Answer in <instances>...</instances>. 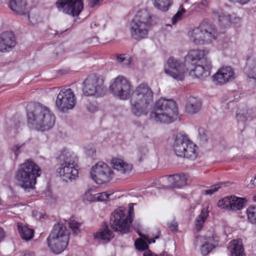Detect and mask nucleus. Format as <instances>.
<instances>
[{"label": "nucleus", "instance_id": "1", "mask_svg": "<svg viewBox=\"0 0 256 256\" xmlns=\"http://www.w3.org/2000/svg\"><path fill=\"white\" fill-rule=\"evenodd\" d=\"M28 124L32 128L46 131L51 129L55 124L56 117L47 107L42 105L34 106L27 112Z\"/></svg>", "mask_w": 256, "mask_h": 256}, {"label": "nucleus", "instance_id": "2", "mask_svg": "<svg viewBox=\"0 0 256 256\" xmlns=\"http://www.w3.org/2000/svg\"><path fill=\"white\" fill-rule=\"evenodd\" d=\"M40 174V168L31 160H27L18 166L15 172L14 180L24 190L34 189L36 178Z\"/></svg>", "mask_w": 256, "mask_h": 256}, {"label": "nucleus", "instance_id": "3", "mask_svg": "<svg viewBox=\"0 0 256 256\" xmlns=\"http://www.w3.org/2000/svg\"><path fill=\"white\" fill-rule=\"evenodd\" d=\"M130 100L131 110L136 116L146 114L153 102V92L146 84H139L131 94Z\"/></svg>", "mask_w": 256, "mask_h": 256}, {"label": "nucleus", "instance_id": "4", "mask_svg": "<svg viewBox=\"0 0 256 256\" xmlns=\"http://www.w3.org/2000/svg\"><path fill=\"white\" fill-rule=\"evenodd\" d=\"M178 116L176 102L171 99L164 98L158 100L155 104L150 118L156 122L170 124L175 120Z\"/></svg>", "mask_w": 256, "mask_h": 256}, {"label": "nucleus", "instance_id": "5", "mask_svg": "<svg viewBox=\"0 0 256 256\" xmlns=\"http://www.w3.org/2000/svg\"><path fill=\"white\" fill-rule=\"evenodd\" d=\"M60 166L56 172L63 180L72 181L78 176V170L76 167L78 158L74 152L63 150L58 156Z\"/></svg>", "mask_w": 256, "mask_h": 256}, {"label": "nucleus", "instance_id": "6", "mask_svg": "<svg viewBox=\"0 0 256 256\" xmlns=\"http://www.w3.org/2000/svg\"><path fill=\"white\" fill-rule=\"evenodd\" d=\"M134 204H129L128 210L124 207L115 210L111 214L110 224L114 231L126 234L129 232L134 215Z\"/></svg>", "mask_w": 256, "mask_h": 256}, {"label": "nucleus", "instance_id": "7", "mask_svg": "<svg viewBox=\"0 0 256 256\" xmlns=\"http://www.w3.org/2000/svg\"><path fill=\"white\" fill-rule=\"evenodd\" d=\"M69 234L66 226L61 224H54L46 238L47 244L50 250L56 254L64 252L69 242Z\"/></svg>", "mask_w": 256, "mask_h": 256}, {"label": "nucleus", "instance_id": "8", "mask_svg": "<svg viewBox=\"0 0 256 256\" xmlns=\"http://www.w3.org/2000/svg\"><path fill=\"white\" fill-rule=\"evenodd\" d=\"M190 40L196 44L208 43L216 38L215 26L207 20H203L199 26L189 32Z\"/></svg>", "mask_w": 256, "mask_h": 256}, {"label": "nucleus", "instance_id": "9", "mask_svg": "<svg viewBox=\"0 0 256 256\" xmlns=\"http://www.w3.org/2000/svg\"><path fill=\"white\" fill-rule=\"evenodd\" d=\"M173 150L178 156L194 160L198 156V147L186 136L178 134L173 144Z\"/></svg>", "mask_w": 256, "mask_h": 256}, {"label": "nucleus", "instance_id": "10", "mask_svg": "<svg viewBox=\"0 0 256 256\" xmlns=\"http://www.w3.org/2000/svg\"><path fill=\"white\" fill-rule=\"evenodd\" d=\"M109 90L114 98L126 100L130 96L132 90L128 80L122 76H118L111 80Z\"/></svg>", "mask_w": 256, "mask_h": 256}, {"label": "nucleus", "instance_id": "11", "mask_svg": "<svg viewBox=\"0 0 256 256\" xmlns=\"http://www.w3.org/2000/svg\"><path fill=\"white\" fill-rule=\"evenodd\" d=\"M104 80L100 76L90 74L84 81L82 91L86 96H100L104 93Z\"/></svg>", "mask_w": 256, "mask_h": 256}, {"label": "nucleus", "instance_id": "12", "mask_svg": "<svg viewBox=\"0 0 256 256\" xmlns=\"http://www.w3.org/2000/svg\"><path fill=\"white\" fill-rule=\"evenodd\" d=\"M76 98L70 88L62 89L57 96L56 106L62 112L72 109L76 104Z\"/></svg>", "mask_w": 256, "mask_h": 256}, {"label": "nucleus", "instance_id": "13", "mask_svg": "<svg viewBox=\"0 0 256 256\" xmlns=\"http://www.w3.org/2000/svg\"><path fill=\"white\" fill-rule=\"evenodd\" d=\"M90 176L98 184L110 182L114 176L112 168L103 162H98L91 168Z\"/></svg>", "mask_w": 256, "mask_h": 256}, {"label": "nucleus", "instance_id": "14", "mask_svg": "<svg viewBox=\"0 0 256 256\" xmlns=\"http://www.w3.org/2000/svg\"><path fill=\"white\" fill-rule=\"evenodd\" d=\"M56 6L59 11L73 17L78 16L84 8L82 0H57Z\"/></svg>", "mask_w": 256, "mask_h": 256}, {"label": "nucleus", "instance_id": "15", "mask_svg": "<svg viewBox=\"0 0 256 256\" xmlns=\"http://www.w3.org/2000/svg\"><path fill=\"white\" fill-rule=\"evenodd\" d=\"M236 78L234 69L230 66H224L220 68L212 77L216 86H223L234 80Z\"/></svg>", "mask_w": 256, "mask_h": 256}, {"label": "nucleus", "instance_id": "16", "mask_svg": "<svg viewBox=\"0 0 256 256\" xmlns=\"http://www.w3.org/2000/svg\"><path fill=\"white\" fill-rule=\"evenodd\" d=\"M247 202L246 198L236 196L224 198L219 200L218 206L221 208L228 210H238L242 209Z\"/></svg>", "mask_w": 256, "mask_h": 256}, {"label": "nucleus", "instance_id": "17", "mask_svg": "<svg viewBox=\"0 0 256 256\" xmlns=\"http://www.w3.org/2000/svg\"><path fill=\"white\" fill-rule=\"evenodd\" d=\"M161 182L165 188H180L186 185L188 177L184 174L166 176L161 178Z\"/></svg>", "mask_w": 256, "mask_h": 256}, {"label": "nucleus", "instance_id": "18", "mask_svg": "<svg viewBox=\"0 0 256 256\" xmlns=\"http://www.w3.org/2000/svg\"><path fill=\"white\" fill-rule=\"evenodd\" d=\"M149 28L146 24L132 21L130 28L132 38L138 40L146 38Z\"/></svg>", "mask_w": 256, "mask_h": 256}, {"label": "nucleus", "instance_id": "19", "mask_svg": "<svg viewBox=\"0 0 256 256\" xmlns=\"http://www.w3.org/2000/svg\"><path fill=\"white\" fill-rule=\"evenodd\" d=\"M16 45L14 34L10 32H5L0 35V52H6L12 50Z\"/></svg>", "mask_w": 256, "mask_h": 256}, {"label": "nucleus", "instance_id": "20", "mask_svg": "<svg viewBox=\"0 0 256 256\" xmlns=\"http://www.w3.org/2000/svg\"><path fill=\"white\" fill-rule=\"evenodd\" d=\"M164 72L177 80H182L186 73L185 65H166Z\"/></svg>", "mask_w": 256, "mask_h": 256}, {"label": "nucleus", "instance_id": "21", "mask_svg": "<svg viewBox=\"0 0 256 256\" xmlns=\"http://www.w3.org/2000/svg\"><path fill=\"white\" fill-rule=\"evenodd\" d=\"M207 53L208 52L205 50H190L185 56V62H193L196 64L200 61H201L202 62L206 61L208 64L210 63V62L207 60L206 57Z\"/></svg>", "mask_w": 256, "mask_h": 256}, {"label": "nucleus", "instance_id": "22", "mask_svg": "<svg viewBox=\"0 0 256 256\" xmlns=\"http://www.w3.org/2000/svg\"><path fill=\"white\" fill-rule=\"evenodd\" d=\"M8 6L18 14L28 15L29 10L26 0H10Z\"/></svg>", "mask_w": 256, "mask_h": 256}, {"label": "nucleus", "instance_id": "23", "mask_svg": "<svg viewBox=\"0 0 256 256\" xmlns=\"http://www.w3.org/2000/svg\"><path fill=\"white\" fill-rule=\"evenodd\" d=\"M94 240L103 243L109 242L114 236L108 225L103 226L94 234Z\"/></svg>", "mask_w": 256, "mask_h": 256}, {"label": "nucleus", "instance_id": "24", "mask_svg": "<svg viewBox=\"0 0 256 256\" xmlns=\"http://www.w3.org/2000/svg\"><path fill=\"white\" fill-rule=\"evenodd\" d=\"M189 74L194 78L206 77L210 75L212 65H193Z\"/></svg>", "mask_w": 256, "mask_h": 256}, {"label": "nucleus", "instance_id": "25", "mask_svg": "<svg viewBox=\"0 0 256 256\" xmlns=\"http://www.w3.org/2000/svg\"><path fill=\"white\" fill-rule=\"evenodd\" d=\"M111 164L114 169L121 174H128L132 169V166L131 164L125 162L124 160L119 158H112L111 160Z\"/></svg>", "mask_w": 256, "mask_h": 256}, {"label": "nucleus", "instance_id": "26", "mask_svg": "<svg viewBox=\"0 0 256 256\" xmlns=\"http://www.w3.org/2000/svg\"><path fill=\"white\" fill-rule=\"evenodd\" d=\"M132 21L150 27L152 24V16L146 10H141L137 12Z\"/></svg>", "mask_w": 256, "mask_h": 256}, {"label": "nucleus", "instance_id": "27", "mask_svg": "<svg viewBox=\"0 0 256 256\" xmlns=\"http://www.w3.org/2000/svg\"><path fill=\"white\" fill-rule=\"evenodd\" d=\"M218 244V239L215 236L204 240L200 250L202 255L208 254Z\"/></svg>", "mask_w": 256, "mask_h": 256}, {"label": "nucleus", "instance_id": "28", "mask_svg": "<svg viewBox=\"0 0 256 256\" xmlns=\"http://www.w3.org/2000/svg\"><path fill=\"white\" fill-rule=\"evenodd\" d=\"M228 249L232 256H244V250L242 240L240 239L234 240L229 244Z\"/></svg>", "mask_w": 256, "mask_h": 256}, {"label": "nucleus", "instance_id": "29", "mask_svg": "<svg viewBox=\"0 0 256 256\" xmlns=\"http://www.w3.org/2000/svg\"><path fill=\"white\" fill-rule=\"evenodd\" d=\"M139 235L144 238V240L139 238L136 240L134 242V245L136 249L139 250H144L146 252L147 250H148V246L146 242L148 244L154 243L155 240L159 238L158 236H156L154 237V238H150L148 236H142L140 234V233H138Z\"/></svg>", "mask_w": 256, "mask_h": 256}, {"label": "nucleus", "instance_id": "30", "mask_svg": "<svg viewBox=\"0 0 256 256\" xmlns=\"http://www.w3.org/2000/svg\"><path fill=\"white\" fill-rule=\"evenodd\" d=\"M201 107L200 100L192 96L188 98L186 108L189 114H195L199 111Z\"/></svg>", "mask_w": 256, "mask_h": 256}, {"label": "nucleus", "instance_id": "31", "mask_svg": "<svg viewBox=\"0 0 256 256\" xmlns=\"http://www.w3.org/2000/svg\"><path fill=\"white\" fill-rule=\"evenodd\" d=\"M209 214L208 207L204 208L200 214L196 218L195 220V228L198 232L202 228Z\"/></svg>", "mask_w": 256, "mask_h": 256}, {"label": "nucleus", "instance_id": "32", "mask_svg": "<svg viewBox=\"0 0 256 256\" xmlns=\"http://www.w3.org/2000/svg\"><path fill=\"white\" fill-rule=\"evenodd\" d=\"M18 229L22 238L26 241L31 240L34 236V231L22 224H18Z\"/></svg>", "mask_w": 256, "mask_h": 256}, {"label": "nucleus", "instance_id": "33", "mask_svg": "<svg viewBox=\"0 0 256 256\" xmlns=\"http://www.w3.org/2000/svg\"><path fill=\"white\" fill-rule=\"evenodd\" d=\"M232 16L226 12H221L218 14V20L221 26L226 28L230 26L232 22Z\"/></svg>", "mask_w": 256, "mask_h": 256}, {"label": "nucleus", "instance_id": "34", "mask_svg": "<svg viewBox=\"0 0 256 256\" xmlns=\"http://www.w3.org/2000/svg\"><path fill=\"white\" fill-rule=\"evenodd\" d=\"M154 4L158 9L163 11H167L172 4V0H152Z\"/></svg>", "mask_w": 256, "mask_h": 256}, {"label": "nucleus", "instance_id": "35", "mask_svg": "<svg viewBox=\"0 0 256 256\" xmlns=\"http://www.w3.org/2000/svg\"><path fill=\"white\" fill-rule=\"evenodd\" d=\"M246 214L248 222L256 225V204L249 206L246 210Z\"/></svg>", "mask_w": 256, "mask_h": 256}, {"label": "nucleus", "instance_id": "36", "mask_svg": "<svg viewBox=\"0 0 256 256\" xmlns=\"http://www.w3.org/2000/svg\"><path fill=\"white\" fill-rule=\"evenodd\" d=\"M244 71L249 78L256 80V65H246Z\"/></svg>", "mask_w": 256, "mask_h": 256}, {"label": "nucleus", "instance_id": "37", "mask_svg": "<svg viewBox=\"0 0 256 256\" xmlns=\"http://www.w3.org/2000/svg\"><path fill=\"white\" fill-rule=\"evenodd\" d=\"M148 152V148L146 146L142 145L138 147L136 152V155L139 162H142Z\"/></svg>", "mask_w": 256, "mask_h": 256}, {"label": "nucleus", "instance_id": "38", "mask_svg": "<svg viewBox=\"0 0 256 256\" xmlns=\"http://www.w3.org/2000/svg\"><path fill=\"white\" fill-rule=\"evenodd\" d=\"M117 62L124 64H130L134 63L133 58L126 54H120L117 56Z\"/></svg>", "mask_w": 256, "mask_h": 256}, {"label": "nucleus", "instance_id": "39", "mask_svg": "<svg viewBox=\"0 0 256 256\" xmlns=\"http://www.w3.org/2000/svg\"><path fill=\"white\" fill-rule=\"evenodd\" d=\"M68 222L70 228H71V230L75 234H78L79 233L80 231V224L78 222L75 220L72 219H70Z\"/></svg>", "mask_w": 256, "mask_h": 256}, {"label": "nucleus", "instance_id": "40", "mask_svg": "<svg viewBox=\"0 0 256 256\" xmlns=\"http://www.w3.org/2000/svg\"><path fill=\"white\" fill-rule=\"evenodd\" d=\"M113 193L110 192H104L96 194V202L106 201Z\"/></svg>", "mask_w": 256, "mask_h": 256}, {"label": "nucleus", "instance_id": "41", "mask_svg": "<svg viewBox=\"0 0 256 256\" xmlns=\"http://www.w3.org/2000/svg\"><path fill=\"white\" fill-rule=\"evenodd\" d=\"M24 144H14L11 150L12 152L14 153V158H17L18 154L21 152L22 150H23V148L24 146Z\"/></svg>", "mask_w": 256, "mask_h": 256}, {"label": "nucleus", "instance_id": "42", "mask_svg": "<svg viewBox=\"0 0 256 256\" xmlns=\"http://www.w3.org/2000/svg\"><path fill=\"white\" fill-rule=\"evenodd\" d=\"M224 184H218L212 186L210 189L205 190L204 193L206 194L212 195L217 192Z\"/></svg>", "mask_w": 256, "mask_h": 256}, {"label": "nucleus", "instance_id": "43", "mask_svg": "<svg viewBox=\"0 0 256 256\" xmlns=\"http://www.w3.org/2000/svg\"><path fill=\"white\" fill-rule=\"evenodd\" d=\"M84 199L90 202H96V194H92L90 190H88L84 194Z\"/></svg>", "mask_w": 256, "mask_h": 256}, {"label": "nucleus", "instance_id": "44", "mask_svg": "<svg viewBox=\"0 0 256 256\" xmlns=\"http://www.w3.org/2000/svg\"><path fill=\"white\" fill-rule=\"evenodd\" d=\"M198 134L200 140L202 142H206L208 140V134L205 130L202 128L198 129Z\"/></svg>", "mask_w": 256, "mask_h": 256}, {"label": "nucleus", "instance_id": "45", "mask_svg": "<svg viewBox=\"0 0 256 256\" xmlns=\"http://www.w3.org/2000/svg\"><path fill=\"white\" fill-rule=\"evenodd\" d=\"M185 12V10L182 8L180 10L178 11L176 14L172 17V24H175L176 22L180 19L182 15Z\"/></svg>", "mask_w": 256, "mask_h": 256}, {"label": "nucleus", "instance_id": "46", "mask_svg": "<svg viewBox=\"0 0 256 256\" xmlns=\"http://www.w3.org/2000/svg\"><path fill=\"white\" fill-rule=\"evenodd\" d=\"M168 226L171 230L176 231L178 230V223L175 220L168 223Z\"/></svg>", "mask_w": 256, "mask_h": 256}, {"label": "nucleus", "instance_id": "47", "mask_svg": "<svg viewBox=\"0 0 256 256\" xmlns=\"http://www.w3.org/2000/svg\"><path fill=\"white\" fill-rule=\"evenodd\" d=\"M144 256H169L168 254L166 252H164L162 254H160L159 256L155 255L150 250H147L144 252Z\"/></svg>", "mask_w": 256, "mask_h": 256}, {"label": "nucleus", "instance_id": "48", "mask_svg": "<svg viewBox=\"0 0 256 256\" xmlns=\"http://www.w3.org/2000/svg\"><path fill=\"white\" fill-rule=\"evenodd\" d=\"M236 118L238 122H244L248 120V117L244 113H238L236 115Z\"/></svg>", "mask_w": 256, "mask_h": 256}, {"label": "nucleus", "instance_id": "49", "mask_svg": "<svg viewBox=\"0 0 256 256\" xmlns=\"http://www.w3.org/2000/svg\"><path fill=\"white\" fill-rule=\"evenodd\" d=\"M167 64H180V62L174 56H170L167 61Z\"/></svg>", "mask_w": 256, "mask_h": 256}, {"label": "nucleus", "instance_id": "50", "mask_svg": "<svg viewBox=\"0 0 256 256\" xmlns=\"http://www.w3.org/2000/svg\"><path fill=\"white\" fill-rule=\"evenodd\" d=\"M90 7H94L99 4L100 0H87Z\"/></svg>", "mask_w": 256, "mask_h": 256}, {"label": "nucleus", "instance_id": "51", "mask_svg": "<svg viewBox=\"0 0 256 256\" xmlns=\"http://www.w3.org/2000/svg\"><path fill=\"white\" fill-rule=\"evenodd\" d=\"M230 2L239 3L241 4H244L250 1V0H228Z\"/></svg>", "mask_w": 256, "mask_h": 256}, {"label": "nucleus", "instance_id": "52", "mask_svg": "<svg viewBox=\"0 0 256 256\" xmlns=\"http://www.w3.org/2000/svg\"><path fill=\"white\" fill-rule=\"evenodd\" d=\"M6 236V232L1 226H0V243L4 240Z\"/></svg>", "mask_w": 256, "mask_h": 256}, {"label": "nucleus", "instance_id": "53", "mask_svg": "<svg viewBox=\"0 0 256 256\" xmlns=\"http://www.w3.org/2000/svg\"><path fill=\"white\" fill-rule=\"evenodd\" d=\"M256 186V176L252 179L248 184V186L250 188H254Z\"/></svg>", "mask_w": 256, "mask_h": 256}, {"label": "nucleus", "instance_id": "54", "mask_svg": "<svg viewBox=\"0 0 256 256\" xmlns=\"http://www.w3.org/2000/svg\"><path fill=\"white\" fill-rule=\"evenodd\" d=\"M88 110L90 112H94L97 110V108L96 106L90 104L88 106Z\"/></svg>", "mask_w": 256, "mask_h": 256}, {"label": "nucleus", "instance_id": "55", "mask_svg": "<svg viewBox=\"0 0 256 256\" xmlns=\"http://www.w3.org/2000/svg\"><path fill=\"white\" fill-rule=\"evenodd\" d=\"M22 256H36L35 253L33 252L27 250L26 251Z\"/></svg>", "mask_w": 256, "mask_h": 256}, {"label": "nucleus", "instance_id": "56", "mask_svg": "<svg viewBox=\"0 0 256 256\" xmlns=\"http://www.w3.org/2000/svg\"><path fill=\"white\" fill-rule=\"evenodd\" d=\"M252 59L255 63H256V55L252 56Z\"/></svg>", "mask_w": 256, "mask_h": 256}, {"label": "nucleus", "instance_id": "57", "mask_svg": "<svg viewBox=\"0 0 256 256\" xmlns=\"http://www.w3.org/2000/svg\"><path fill=\"white\" fill-rule=\"evenodd\" d=\"M253 200L254 201V202H256V195L254 196V197H253Z\"/></svg>", "mask_w": 256, "mask_h": 256}, {"label": "nucleus", "instance_id": "58", "mask_svg": "<svg viewBox=\"0 0 256 256\" xmlns=\"http://www.w3.org/2000/svg\"><path fill=\"white\" fill-rule=\"evenodd\" d=\"M90 151L92 152V153H94L96 151L94 148H92Z\"/></svg>", "mask_w": 256, "mask_h": 256}, {"label": "nucleus", "instance_id": "59", "mask_svg": "<svg viewBox=\"0 0 256 256\" xmlns=\"http://www.w3.org/2000/svg\"><path fill=\"white\" fill-rule=\"evenodd\" d=\"M187 1H188V0H185V2H187Z\"/></svg>", "mask_w": 256, "mask_h": 256}]
</instances>
